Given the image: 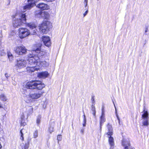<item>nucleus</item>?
I'll use <instances>...</instances> for the list:
<instances>
[{"mask_svg": "<svg viewBox=\"0 0 149 149\" xmlns=\"http://www.w3.org/2000/svg\"><path fill=\"white\" fill-rule=\"evenodd\" d=\"M26 60L29 64L35 66L40 67V66H43V65L42 63L44 62L45 64L47 63L45 61H40L38 56L33 53L29 54L27 55Z\"/></svg>", "mask_w": 149, "mask_h": 149, "instance_id": "nucleus-1", "label": "nucleus"}, {"mask_svg": "<svg viewBox=\"0 0 149 149\" xmlns=\"http://www.w3.org/2000/svg\"><path fill=\"white\" fill-rule=\"evenodd\" d=\"M25 86L27 89L41 90L45 87V85L40 81L34 80L28 81L26 83Z\"/></svg>", "mask_w": 149, "mask_h": 149, "instance_id": "nucleus-2", "label": "nucleus"}, {"mask_svg": "<svg viewBox=\"0 0 149 149\" xmlns=\"http://www.w3.org/2000/svg\"><path fill=\"white\" fill-rule=\"evenodd\" d=\"M16 14L12 15L13 19L12 25L15 28H17L19 26H22L26 23V13L21 15L20 18H15Z\"/></svg>", "mask_w": 149, "mask_h": 149, "instance_id": "nucleus-3", "label": "nucleus"}, {"mask_svg": "<svg viewBox=\"0 0 149 149\" xmlns=\"http://www.w3.org/2000/svg\"><path fill=\"white\" fill-rule=\"evenodd\" d=\"M52 27V23L47 21H43L38 26L40 33L43 34L47 33L49 31L50 28Z\"/></svg>", "mask_w": 149, "mask_h": 149, "instance_id": "nucleus-4", "label": "nucleus"}, {"mask_svg": "<svg viewBox=\"0 0 149 149\" xmlns=\"http://www.w3.org/2000/svg\"><path fill=\"white\" fill-rule=\"evenodd\" d=\"M29 30L26 28L21 27L18 29V35L19 38L22 39L30 35Z\"/></svg>", "mask_w": 149, "mask_h": 149, "instance_id": "nucleus-5", "label": "nucleus"}, {"mask_svg": "<svg viewBox=\"0 0 149 149\" xmlns=\"http://www.w3.org/2000/svg\"><path fill=\"white\" fill-rule=\"evenodd\" d=\"M42 45L40 44H36L35 45L36 49L33 50V51L38 53V56L41 58L45 57L47 56V52L46 51H41V47Z\"/></svg>", "mask_w": 149, "mask_h": 149, "instance_id": "nucleus-6", "label": "nucleus"}, {"mask_svg": "<svg viewBox=\"0 0 149 149\" xmlns=\"http://www.w3.org/2000/svg\"><path fill=\"white\" fill-rule=\"evenodd\" d=\"M15 51L18 55L22 56L26 54L27 49L24 46L22 45L16 47Z\"/></svg>", "mask_w": 149, "mask_h": 149, "instance_id": "nucleus-7", "label": "nucleus"}, {"mask_svg": "<svg viewBox=\"0 0 149 149\" xmlns=\"http://www.w3.org/2000/svg\"><path fill=\"white\" fill-rule=\"evenodd\" d=\"M44 91L34 92L33 93H30L28 95L29 98L33 100L37 99L42 96Z\"/></svg>", "mask_w": 149, "mask_h": 149, "instance_id": "nucleus-8", "label": "nucleus"}, {"mask_svg": "<svg viewBox=\"0 0 149 149\" xmlns=\"http://www.w3.org/2000/svg\"><path fill=\"white\" fill-rule=\"evenodd\" d=\"M41 38L45 46L48 47L51 46V42L49 36H43Z\"/></svg>", "mask_w": 149, "mask_h": 149, "instance_id": "nucleus-9", "label": "nucleus"}, {"mask_svg": "<svg viewBox=\"0 0 149 149\" xmlns=\"http://www.w3.org/2000/svg\"><path fill=\"white\" fill-rule=\"evenodd\" d=\"M121 144L124 147V149H129L131 147L130 141L125 139L122 140Z\"/></svg>", "mask_w": 149, "mask_h": 149, "instance_id": "nucleus-10", "label": "nucleus"}, {"mask_svg": "<svg viewBox=\"0 0 149 149\" xmlns=\"http://www.w3.org/2000/svg\"><path fill=\"white\" fill-rule=\"evenodd\" d=\"M37 7L40 9L41 10H47L49 9L48 5L43 3H38Z\"/></svg>", "mask_w": 149, "mask_h": 149, "instance_id": "nucleus-11", "label": "nucleus"}, {"mask_svg": "<svg viewBox=\"0 0 149 149\" xmlns=\"http://www.w3.org/2000/svg\"><path fill=\"white\" fill-rule=\"evenodd\" d=\"M107 127L108 129V131L107 133V134L108 136H112L113 134V131L112 126V125L109 123H108L107 125Z\"/></svg>", "mask_w": 149, "mask_h": 149, "instance_id": "nucleus-12", "label": "nucleus"}, {"mask_svg": "<svg viewBox=\"0 0 149 149\" xmlns=\"http://www.w3.org/2000/svg\"><path fill=\"white\" fill-rule=\"evenodd\" d=\"M26 64L25 60H20L18 61L17 65L19 68H22L25 67Z\"/></svg>", "mask_w": 149, "mask_h": 149, "instance_id": "nucleus-13", "label": "nucleus"}, {"mask_svg": "<svg viewBox=\"0 0 149 149\" xmlns=\"http://www.w3.org/2000/svg\"><path fill=\"white\" fill-rule=\"evenodd\" d=\"M49 74L47 71L42 72L38 73L37 76L40 78H45L47 77Z\"/></svg>", "mask_w": 149, "mask_h": 149, "instance_id": "nucleus-14", "label": "nucleus"}, {"mask_svg": "<svg viewBox=\"0 0 149 149\" xmlns=\"http://www.w3.org/2000/svg\"><path fill=\"white\" fill-rule=\"evenodd\" d=\"M106 121L105 115H101L100 117L99 124L100 129L101 130L102 127L103 123Z\"/></svg>", "mask_w": 149, "mask_h": 149, "instance_id": "nucleus-15", "label": "nucleus"}, {"mask_svg": "<svg viewBox=\"0 0 149 149\" xmlns=\"http://www.w3.org/2000/svg\"><path fill=\"white\" fill-rule=\"evenodd\" d=\"M36 66H35L34 67H27L26 68L27 72L29 73H31L34 72L35 70H39V68H36Z\"/></svg>", "mask_w": 149, "mask_h": 149, "instance_id": "nucleus-16", "label": "nucleus"}, {"mask_svg": "<svg viewBox=\"0 0 149 149\" xmlns=\"http://www.w3.org/2000/svg\"><path fill=\"white\" fill-rule=\"evenodd\" d=\"M43 12L40 10H36L34 12V15L36 17H42Z\"/></svg>", "mask_w": 149, "mask_h": 149, "instance_id": "nucleus-17", "label": "nucleus"}, {"mask_svg": "<svg viewBox=\"0 0 149 149\" xmlns=\"http://www.w3.org/2000/svg\"><path fill=\"white\" fill-rule=\"evenodd\" d=\"M26 25L31 29H36L37 27V25L35 23L33 22L27 23Z\"/></svg>", "mask_w": 149, "mask_h": 149, "instance_id": "nucleus-18", "label": "nucleus"}, {"mask_svg": "<svg viewBox=\"0 0 149 149\" xmlns=\"http://www.w3.org/2000/svg\"><path fill=\"white\" fill-rule=\"evenodd\" d=\"M143 113L142 115V118L144 119H148V112L146 109L145 107H144L143 110Z\"/></svg>", "mask_w": 149, "mask_h": 149, "instance_id": "nucleus-19", "label": "nucleus"}, {"mask_svg": "<svg viewBox=\"0 0 149 149\" xmlns=\"http://www.w3.org/2000/svg\"><path fill=\"white\" fill-rule=\"evenodd\" d=\"M108 142L111 146H113L114 145V139L112 136H108Z\"/></svg>", "mask_w": 149, "mask_h": 149, "instance_id": "nucleus-20", "label": "nucleus"}, {"mask_svg": "<svg viewBox=\"0 0 149 149\" xmlns=\"http://www.w3.org/2000/svg\"><path fill=\"white\" fill-rule=\"evenodd\" d=\"M49 14L48 12L47 11L43 12L42 17H43L44 19H47L49 18Z\"/></svg>", "mask_w": 149, "mask_h": 149, "instance_id": "nucleus-21", "label": "nucleus"}, {"mask_svg": "<svg viewBox=\"0 0 149 149\" xmlns=\"http://www.w3.org/2000/svg\"><path fill=\"white\" fill-rule=\"evenodd\" d=\"M34 6V4L30 3H29L28 4H27L24 7V9H30Z\"/></svg>", "mask_w": 149, "mask_h": 149, "instance_id": "nucleus-22", "label": "nucleus"}, {"mask_svg": "<svg viewBox=\"0 0 149 149\" xmlns=\"http://www.w3.org/2000/svg\"><path fill=\"white\" fill-rule=\"evenodd\" d=\"M91 110L92 111V113L93 115V116L95 117L96 116V111L95 110V106H94V105L92 104L91 105Z\"/></svg>", "mask_w": 149, "mask_h": 149, "instance_id": "nucleus-23", "label": "nucleus"}, {"mask_svg": "<svg viewBox=\"0 0 149 149\" xmlns=\"http://www.w3.org/2000/svg\"><path fill=\"white\" fill-rule=\"evenodd\" d=\"M29 140L26 143H25L24 146L23 148H22V149H28L29 146Z\"/></svg>", "mask_w": 149, "mask_h": 149, "instance_id": "nucleus-24", "label": "nucleus"}, {"mask_svg": "<svg viewBox=\"0 0 149 149\" xmlns=\"http://www.w3.org/2000/svg\"><path fill=\"white\" fill-rule=\"evenodd\" d=\"M0 98L3 101H5L7 100V98L5 95L2 94L0 95Z\"/></svg>", "mask_w": 149, "mask_h": 149, "instance_id": "nucleus-25", "label": "nucleus"}, {"mask_svg": "<svg viewBox=\"0 0 149 149\" xmlns=\"http://www.w3.org/2000/svg\"><path fill=\"white\" fill-rule=\"evenodd\" d=\"M38 132L37 130H35L33 133V137L34 138H36L38 137Z\"/></svg>", "mask_w": 149, "mask_h": 149, "instance_id": "nucleus-26", "label": "nucleus"}, {"mask_svg": "<svg viewBox=\"0 0 149 149\" xmlns=\"http://www.w3.org/2000/svg\"><path fill=\"white\" fill-rule=\"evenodd\" d=\"M145 120L143 121V125L144 126H148V119H146Z\"/></svg>", "mask_w": 149, "mask_h": 149, "instance_id": "nucleus-27", "label": "nucleus"}, {"mask_svg": "<svg viewBox=\"0 0 149 149\" xmlns=\"http://www.w3.org/2000/svg\"><path fill=\"white\" fill-rule=\"evenodd\" d=\"M20 124L21 126H24L26 125V123L25 121L24 120H21L20 122Z\"/></svg>", "mask_w": 149, "mask_h": 149, "instance_id": "nucleus-28", "label": "nucleus"}, {"mask_svg": "<svg viewBox=\"0 0 149 149\" xmlns=\"http://www.w3.org/2000/svg\"><path fill=\"white\" fill-rule=\"evenodd\" d=\"M8 57L9 59H13V57L12 54L10 52L7 53Z\"/></svg>", "mask_w": 149, "mask_h": 149, "instance_id": "nucleus-29", "label": "nucleus"}, {"mask_svg": "<svg viewBox=\"0 0 149 149\" xmlns=\"http://www.w3.org/2000/svg\"><path fill=\"white\" fill-rule=\"evenodd\" d=\"M53 129V127H51V126H49L48 128V132L50 134H51L54 131Z\"/></svg>", "mask_w": 149, "mask_h": 149, "instance_id": "nucleus-30", "label": "nucleus"}, {"mask_svg": "<svg viewBox=\"0 0 149 149\" xmlns=\"http://www.w3.org/2000/svg\"><path fill=\"white\" fill-rule=\"evenodd\" d=\"M36 0H27V2L28 3H30L33 4H35L36 3Z\"/></svg>", "mask_w": 149, "mask_h": 149, "instance_id": "nucleus-31", "label": "nucleus"}, {"mask_svg": "<svg viewBox=\"0 0 149 149\" xmlns=\"http://www.w3.org/2000/svg\"><path fill=\"white\" fill-rule=\"evenodd\" d=\"M104 109V106H103L102 108V113L101 115H105Z\"/></svg>", "mask_w": 149, "mask_h": 149, "instance_id": "nucleus-32", "label": "nucleus"}, {"mask_svg": "<svg viewBox=\"0 0 149 149\" xmlns=\"http://www.w3.org/2000/svg\"><path fill=\"white\" fill-rule=\"evenodd\" d=\"M86 119H83V126H85L86 125Z\"/></svg>", "mask_w": 149, "mask_h": 149, "instance_id": "nucleus-33", "label": "nucleus"}, {"mask_svg": "<svg viewBox=\"0 0 149 149\" xmlns=\"http://www.w3.org/2000/svg\"><path fill=\"white\" fill-rule=\"evenodd\" d=\"M20 139L22 141H24V135H20Z\"/></svg>", "mask_w": 149, "mask_h": 149, "instance_id": "nucleus-34", "label": "nucleus"}, {"mask_svg": "<svg viewBox=\"0 0 149 149\" xmlns=\"http://www.w3.org/2000/svg\"><path fill=\"white\" fill-rule=\"evenodd\" d=\"M91 100L92 102V103H94L95 102V101L94 100V96H92L91 97Z\"/></svg>", "mask_w": 149, "mask_h": 149, "instance_id": "nucleus-35", "label": "nucleus"}, {"mask_svg": "<svg viewBox=\"0 0 149 149\" xmlns=\"http://www.w3.org/2000/svg\"><path fill=\"white\" fill-rule=\"evenodd\" d=\"M40 118H38L36 120V123L38 124H39L40 123Z\"/></svg>", "mask_w": 149, "mask_h": 149, "instance_id": "nucleus-36", "label": "nucleus"}, {"mask_svg": "<svg viewBox=\"0 0 149 149\" xmlns=\"http://www.w3.org/2000/svg\"><path fill=\"white\" fill-rule=\"evenodd\" d=\"M88 0H84V3L85 4V7H86L87 5Z\"/></svg>", "mask_w": 149, "mask_h": 149, "instance_id": "nucleus-37", "label": "nucleus"}, {"mask_svg": "<svg viewBox=\"0 0 149 149\" xmlns=\"http://www.w3.org/2000/svg\"><path fill=\"white\" fill-rule=\"evenodd\" d=\"M116 116L117 118L118 121V123H119V124H120V119L119 117V116L117 114L116 115Z\"/></svg>", "mask_w": 149, "mask_h": 149, "instance_id": "nucleus-38", "label": "nucleus"}, {"mask_svg": "<svg viewBox=\"0 0 149 149\" xmlns=\"http://www.w3.org/2000/svg\"><path fill=\"white\" fill-rule=\"evenodd\" d=\"M88 10H86L85 13H84L83 15L84 17L86 16V15L88 13Z\"/></svg>", "mask_w": 149, "mask_h": 149, "instance_id": "nucleus-39", "label": "nucleus"}, {"mask_svg": "<svg viewBox=\"0 0 149 149\" xmlns=\"http://www.w3.org/2000/svg\"><path fill=\"white\" fill-rule=\"evenodd\" d=\"M43 0L47 2H52L53 1H55V0Z\"/></svg>", "mask_w": 149, "mask_h": 149, "instance_id": "nucleus-40", "label": "nucleus"}, {"mask_svg": "<svg viewBox=\"0 0 149 149\" xmlns=\"http://www.w3.org/2000/svg\"><path fill=\"white\" fill-rule=\"evenodd\" d=\"M37 30H34L33 31V35L36 34V33H37Z\"/></svg>", "mask_w": 149, "mask_h": 149, "instance_id": "nucleus-41", "label": "nucleus"}, {"mask_svg": "<svg viewBox=\"0 0 149 149\" xmlns=\"http://www.w3.org/2000/svg\"><path fill=\"white\" fill-rule=\"evenodd\" d=\"M23 129H22L20 131V135H24L23 133L22 132V130Z\"/></svg>", "mask_w": 149, "mask_h": 149, "instance_id": "nucleus-42", "label": "nucleus"}, {"mask_svg": "<svg viewBox=\"0 0 149 149\" xmlns=\"http://www.w3.org/2000/svg\"><path fill=\"white\" fill-rule=\"evenodd\" d=\"M21 117V120H24V118L25 117V116H24V115L23 114L22 115Z\"/></svg>", "mask_w": 149, "mask_h": 149, "instance_id": "nucleus-43", "label": "nucleus"}, {"mask_svg": "<svg viewBox=\"0 0 149 149\" xmlns=\"http://www.w3.org/2000/svg\"><path fill=\"white\" fill-rule=\"evenodd\" d=\"M5 75L6 77L7 78L9 77V76L7 73H5Z\"/></svg>", "mask_w": 149, "mask_h": 149, "instance_id": "nucleus-44", "label": "nucleus"}, {"mask_svg": "<svg viewBox=\"0 0 149 149\" xmlns=\"http://www.w3.org/2000/svg\"><path fill=\"white\" fill-rule=\"evenodd\" d=\"M83 116H84V118H83V119H86V116H85V115L84 114V115H83Z\"/></svg>", "mask_w": 149, "mask_h": 149, "instance_id": "nucleus-45", "label": "nucleus"}, {"mask_svg": "<svg viewBox=\"0 0 149 149\" xmlns=\"http://www.w3.org/2000/svg\"><path fill=\"white\" fill-rule=\"evenodd\" d=\"M59 136L60 137H61V135H58V137Z\"/></svg>", "mask_w": 149, "mask_h": 149, "instance_id": "nucleus-46", "label": "nucleus"}, {"mask_svg": "<svg viewBox=\"0 0 149 149\" xmlns=\"http://www.w3.org/2000/svg\"><path fill=\"white\" fill-rule=\"evenodd\" d=\"M147 29H147H147H146V30H145V32H147Z\"/></svg>", "mask_w": 149, "mask_h": 149, "instance_id": "nucleus-47", "label": "nucleus"}, {"mask_svg": "<svg viewBox=\"0 0 149 149\" xmlns=\"http://www.w3.org/2000/svg\"><path fill=\"white\" fill-rule=\"evenodd\" d=\"M81 132H83V130H81Z\"/></svg>", "mask_w": 149, "mask_h": 149, "instance_id": "nucleus-48", "label": "nucleus"}, {"mask_svg": "<svg viewBox=\"0 0 149 149\" xmlns=\"http://www.w3.org/2000/svg\"><path fill=\"white\" fill-rule=\"evenodd\" d=\"M131 149H133V148H131Z\"/></svg>", "mask_w": 149, "mask_h": 149, "instance_id": "nucleus-49", "label": "nucleus"}]
</instances>
